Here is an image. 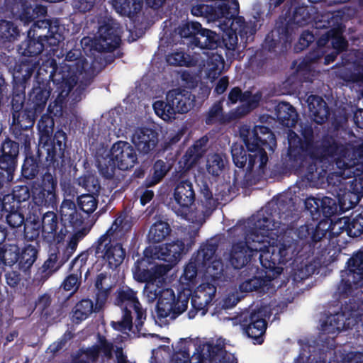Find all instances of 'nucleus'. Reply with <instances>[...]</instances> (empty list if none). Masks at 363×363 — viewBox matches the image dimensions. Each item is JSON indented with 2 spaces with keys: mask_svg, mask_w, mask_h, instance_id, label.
Returning <instances> with one entry per match:
<instances>
[{
  "mask_svg": "<svg viewBox=\"0 0 363 363\" xmlns=\"http://www.w3.org/2000/svg\"><path fill=\"white\" fill-rule=\"evenodd\" d=\"M284 0H269V6L270 7L274 6L277 7L280 4H281Z\"/></svg>",
  "mask_w": 363,
  "mask_h": 363,
  "instance_id": "obj_5",
  "label": "nucleus"
},
{
  "mask_svg": "<svg viewBox=\"0 0 363 363\" xmlns=\"http://www.w3.org/2000/svg\"><path fill=\"white\" fill-rule=\"evenodd\" d=\"M312 13H314V8L309 9L303 6L294 8L292 13L286 11L281 16V19L286 23H301L310 19Z\"/></svg>",
  "mask_w": 363,
  "mask_h": 363,
  "instance_id": "obj_3",
  "label": "nucleus"
},
{
  "mask_svg": "<svg viewBox=\"0 0 363 363\" xmlns=\"http://www.w3.org/2000/svg\"><path fill=\"white\" fill-rule=\"evenodd\" d=\"M361 4H362L363 5V0H362V2H361Z\"/></svg>",
  "mask_w": 363,
  "mask_h": 363,
  "instance_id": "obj_7",
  "label": "nucleus"
},
{
  "mask_svg": "<svg viewBox=\"0 0 363 363\" xmlns=\"http://www.w3.org/2000/svg\"><path fill=\"white\" fill-rule=\"evenodd\" d=\"M113 7L121 16L135 21L141 11L142 0H113Z\"/></svg>",
  "mask_w": 363,
  "mask_h": 363,
  "instance_id": "obj_2",
  "label": "nucleus"
},
{
  "mask_svg": "<svg viewBox=\"0 0 363 363\" xmlns=\"http://www.w3.org/2000/svg\"><path fill=\"white\" fill-rule=\"evenodd\" d=\"M13 10L17 16L16 19L28 22L35 21V23H44L40 18L45 16L47 13L45 6H38L35 9H31L26 3L23 2L16 3Z\"/></svg>",
  "mask_w": 363,
  "mask_h": 363,
  "instance_id": "obj_1",
  "label": "nucleus"
},
{
  "mask_svg": "<svg viewBox=\"0 0 363 363\" xmlns=\"http://www.w3.org/2000/svg\"><path fill=\"white\" fill-rule=\"evenodd\" d=\"M342 21H349V18L346 17V15L344 13V16H342Z\"/></svg>",
  "mask_w": 363,
  "mask_h": 363,
  "instance_id": "obj_6",
  "label": "nucleus"
},
{
  "mask_svg": "<svg viewBox=\"0 0 363 363\" xmlns=\"http://www.w3.org/2000/svg\"><path fill=\"white\" fill-rule=\"evenodd\" d=\"M147 4L152 8L157 9L163 5L165 0H146Z\"/></svg>",
  "mask_w": 363,
  "mask_h": 363,
  "instance_id": "obj_4",
  "label": "nucleus"
}]
</instances>
